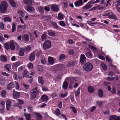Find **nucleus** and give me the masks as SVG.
I'll list each match as a JSON object with an SVG mask.
<instances>
[{
    "instance_id": "obj_44",
    "label": "nucleus",
    "mask_w": 120,
    "mask_h": 120,
    "mask_svg": "<svg viewBox=\"0 0 120 120\" xmlns=\"http://www.w3.org/2000/svg\"><path fill=\"white\" fill-rule=\"evenodd\" d=\"M86 56L90 58H91L92 57L91 53V52H87L85 54Z\"/></svg>"
},
{
    "instance_id": "obj_27",
    "label": "nucleus",
    "mask_w": 120,
    "mask_h": 120,
    "mask_svg": "<svg viewBox=\"0 0 120 120\" xmlns=\"http://www.w3.org/2000/svg\"><path fill=\"white\" fill-rule=\"evenodd\" d=\"M84 3H82L79 1H77L74 2L75 6L76 7H79L82 5Z\"/></svg>"
},
{
    "instance_id": "obj_64",
    "label": "nucleus",
    "mask_w": 120,
    "mask_h": 120,
    "mask_svg": "<svg viewBox=\"0 0 120 120\" xmlns=\"http://www.w3.org/2000/svg\"><path fill=\"white\" fill-rule=\"evenodd\" d=\"M36 53V56L37 57H39L41 54V52L39 51H37V52Z\"/></svg>"
},
{
    "instance_id": "obj_47",
    "label": "nucleus",
    "mask_w": 120,
    "mask_h": 120,
    "mask_svg": "<svg viewBox=\"0 0 120 120\" xmlns=\"http://www.w3.org/2000/svg\"><path fill=\"white\" fill-rule=\"evenodd\" d=\"M80 88L79 87L77 91H75V97L78 96L79 94L80 93Z\"/></svg>"
},
{
    "instance_id": "obj_23",
    "label": "nucleus",
    "mask_w": 120,
    "mask_h": 120,
    "mask_svg": "<svg viewBox=\"0 0 120 120\" xmlns=\"http://www.w3.org/2000/svg\"><path fill=\"white\" fill-rule=\"evenodd\" d=\"M24 50L23 48H21L19 51V55L20 56H24Z\"/></svg>"
},
{
    "instance_id": "obj_60",
    "label": "nucleus",
    "mask_w": 120,
    "mask_h": 120,
    "mask_svg": "<svg viewBox=\"0 0 120 120\" xmlns=\"http://www.w3.org/2000/svg\"><path fill=\"white\" fill-rule=\"evenodd\" d=\"M2 74L3 75L7 77H9L10 76L9 74L7 73L6 72H2Z\"/></svg>"
},
{
    "instance_id": "obj_35",
    "label": "nucleus",
    "mask_w": 120,
    "mask_h": 120,
    "mask_svg": "<svg viewBox=\"0 0 120 120\" xmlns=\"http://www.w3.org/2000/svg\"><path fill=\"white\" fill-rule=\"evenodd\" d=\"M51 24L55 29H57L58 28L59 26L57 25L56 23L55 22H51Z\"/></svg>"
},
{
    "instance_id": "obj_41",
    "label": "nucleus",
    "mask_w": 120,
    "mask_h": 120,
    "mask_svg": "<svg viewBox=\"0 0 120 120\" xmlns=\"http://www.w3.org/2000/svg\"><path fill=\"white\" fill-rule=\"evenodd\" d=\"M87 22L88 23V24L90 25L91 26H93L94 25H96L98 24V22H92L91 21H87Z\"/></svg>"
},
{
    "instance_id": "obj_40",
    "label": "nucleus",
    "mask_w": 120,
    "mask_h": 120,
    "mask_svg": "<svg viewBox=\"0 0 120 120\" xmlns=\"http://www.w3.org/2000/svg\"><path fill=\"white\" fill-rule=\"evenodd\" d=\"M4 67L8 71H11V70L10 69L11 68V66L10 64H6L5 65Z\"/></svg>"
},
{
    "instance_id": "obj_49",
    "label": "nucleus",
    "mask_w": 120,
    "mask_h": 120,
    "mask_svg": "<svg viewBox=\"0 0 120 120\" xmlns=\"http://www.w3.org/2000/svg\"><path fill=\"white\" fill-rule=\"evenodd\" d=\"M101 66L104 70H106L107 69V66L106 64L103 63L101 64Z\"/></svg>"
},
{
    "instance_id": "obj_48",
    "label": "nucleus",
    "mask_w": 120,
    "mask_h": 120,
    "mask_svg": "<svg viewBox=\"0 0 120 120\" xmlns=\"http://www.w3.org/2000/svg\"><path fill=\"white\" fill-rule=\"evenodd\" d=\"M109 18H112L114 19H117V17L115 14H112L109 16Z\"/></svg>"
},
{
    "instance_id": "obj_14",
    "label": "nucleus",
    "mask_w": 120,
    "mask_h": 120,
    "mask_svg": "<svg viewBox=\"0 0 120 120\" xmlns=\"http://www.w3.org/2000/svg\"><path fill=\"white\" fill-rule=\"evenodd\" d=\"M20 64V62L18 61L13 63L12 66V69L16 71L17 70V67Z\"/></svg>"
},
{
    "instance_id": "obj_21",
    "label": "nucleus",
    "mask_w": 120,
    "mask_h": 120,
    "mask_svg": "<svg viewBox=\"0 0 120 120\" xmlns=\"http://www.w3.org/2000/svg\"><path fill=\"white\" fill-rule=\"evenodd\" d=\"M35 115L37 117L36 120H42V117L39 113L35 112Z\"/></svg>"
},
{
    "instance_id": "obj_13",
    "label": "nucleus",
    "mask_w": 120,
    "mask_h": 120,
    "mask_svg": "<svg viewBox=\"0 0 120 120\" xmlns=\"http://www.w3.org/2000/svg\"><path fill=\"white\" fill-rule=\"evenodd\" d=\"M20 93L15 91L14 90H13V96L15 99H16L19 97L20 96Z\"/></svg>"
},
{
    "instance_id": "obj_55",
    "label": "nucleus",
    "mask_w": 120,
    "mask_h": 120,
    "mask_svg": "<svg viewBox=\"0 0 120 120\" xmlns=\"http://www.w3.org/2000/svg\"><path fill=\"white\" fill-rule=\"evenodd\" d=\"M24 50V52L29 51L31 50V47L29 46H28L25 48H23Z\"/></svg>"
},
{
    "instance_id": "obj_43",
    "label": "nucleus",
    "mask_w": 120,
    "mask_h": 120,
    "mask_svg": "<svg viewBox=\"0 0 120 120\" xmlns=\"http://www.w3.org/2000/svg\"><path fill=\"white\" fill-rule=\"evenodd\" d=\"M12 31L14 32L15 31L16 29V25L15 23H13L12 24Z\"/></svg>"
},
{
    "instance_id": "obj_1",
    "label": "nucleus",
    "mask_w": 120,
    "mask_h": 120,
    "mask_svg": "<svg viewBox=\"0 0 120 120\" xmlns=\"http://www.w3.org/2000/svg\"><path fill=\"white\" fill-rule=\"evenodd\" d=\"M8 4L6 1H3L0 5V9L1 12L2 13H5L7 11V8Z\"/></svg>"
},
{
    "instance_id": "obj_5",
    "label": "nucleus",
    "mask_w": 120,
    "mask_h": 120,
    "mask_svg": "<svg viewBox=\"0 0 120 120\" xmlns=\"http://www.w3.org/2000/svg\"><path fill=\"white\" fill-rule=\"evenodd\" d=\"M86 58L85 55L82 54L80 56V61L81 65H83L85 64L86 62Z\"/></svg>"
},
{
    "instance_id": "obj_2",
    "label": "nucleus",
    "mask_w": 120,
    "mask_h": 120,
    "mask_svg": "<svg viewBox=\"0 0 120 120\" xmlns=\"http://www.w3.org/2000/svg\"><path fill=\"white\" fill-rule=\"evenodd\" d=\"M93 68V65L90 62H87L83 66V68L87 71H91Z\"/></svg>"
},
{
    "instance_id": "obj_19",
    "label": "nucleus",
    "mask_w": 120,
    "mask_h": 120,
    "mask_svg": "<svg viewBox=\"0 0 120 120\" xmlns=\"http://www.w3.org/2000/svg\"><path fill=\"white\" fill-rule=\"evenodd\" d=\"M92 6V5L91 4H89L88 3L86 4L85 6L82 7V8L83 9L86 10L91 8Z\"/></svg>"
},
{
    "instance_id": "obj_53",
    "label": "nucleus",
    "mask_w": 120,
    "mask_h": 120,
    "mask_svg": "<svg viewBox=\"0 0 120 120\" xmlns=\"http://www.w3.org/2000/svg\"><path fill=\"white\" fill-rule=\"evenodd\" d=\"M55 113L56 115H59L61 113L60 111L58 108L56 109V110L55 111Z\"/></svg>"
},
{
    "instance_id": "obj_8",
    "label": "nucleus",
    "mask_w": 120,
    "mask_h": 120,
    "mask_svg": "<svg viewBox=\"0 0 120 120\" xmlns=\"http://www.w3.org/2000/svg\"><path fill=\"white\" fill-rule=\"evenodd\" d=\"M26 10L28 12L33 13L35 12L34 8L32 6L29 5L26 7Z\"/></svg>"
},
{
    "instance_id": "obj_20",
    "label": "nucleus",
    "mask_w": 120,
    "mask_h": 120,
    "mask_svg": "<svg viewBox=\"0 0 120 120\" xmlns=\"http://www.w3.org/2000/svg\"><path fill=\"white\" fill-rule=\"evenodd\" d=\"M38 10L39 12L41 14H43L44 13V8L42 6H39L38 7Z\"/></svg>"
},
{
    "instance_id": "obj_39",
    "label": "nucleus",
    "mask_w": 120,
    "mask_h": 120,
    "mask_svg": "<svg viewBox=\"0 0 120 120\" xmlns=\"http://www.w3.org/2000/svg\"><path fill=\"white\" fill-rule=\"evenodd\" d=\"M63 18V15L61 13H59L58 15L57 19L58 20H61Z\"/></svg>"
},
{
    "instance_id": "obj_18",
    "label": "nucleus",
    "mask_w": 120,
    "mask_h": 120,
    "mask_svg": "<svg viewBox=\"0 0 120 120\" xmlns=\"http://www.w3.org/2000/svg\"><path fill=\"white\" fill-rule=\"evenodd\" d=\"M8 2L10 5L13 8H15L16 6L15 2L13 0H8Z\"/></svg>"
},
{
    "instance_id": "obj_29",
    "label": "nucleus",
    "mask_w": 120,
    "mask_h": 120,
    "mask_svg": "<svg viewBox=\"0 0 120 120\" xmlns=\"http://www.w3.org/2000/svg\"><path fill=\"white\" fill-rule=\"evenodd\" d=\"M88 92L90 93H92L94 90V87L92 86H89L87 89Z\"/></svg>"
},
{
    "instance_id": "obj_36",
    "label": "nucleus",
    "mask_w": 120,
    "mask_h": 120,
    "mask_svg": "<svg viewBox=\"0 0 120 120\" xmlns=\"http://www.w3.org/2000/svg\"><path fill=\"white\" fill-rule=\"evenodd\" d=\"M68 86V84L67 82L66 81L64 82L63 85V88L64 89H66Z\"/></svg>"
},
{
    "instance_id": "obj_46",
    "label": "nucleus",
    "mask_w": 120,
    "mask_h": 120,
    "mask_svg": "<svg viewBox=\"0 0 120 120\" xmlns=\"http://www.w3.org/2000/svg\"><path fill=\"white\" fill-rule=\"evenodd\" d=\"M4 46L5 48L7 50H10L9 45L7 43H5L4 45Z\"/></svg>"
},
{
    "instance_id": "obj_30",
    "label": "nucleus",
    "mask_w": 120,
    "mask_h": 120,
    "mask_svg": "<svg viewBox=\"0 0 120 120\" xmlns=\"http://www.w3.org/2000/svg\"><path fill=\"white\" fill-rule=\"evenodd\" d=\"M22 38L26 41H28L29 39V37L28 34H24L22 35Z\"/></svg>"
},
{
    "instance_id": "obj_16",
    "label": "nucleus",
    "mask_w": 120,
    "mask_h": 120,
    "mask_svg": "<svg viewBox=\"0 0 120 120\" xmlns=\"http://www.w3.org/2000/svg\"><path fill=\"white\" fill-rule=\"evenodd\" d=\"M109 120H120V118L116 115H112L109 118Z\"/></svg>"
},
{
    "instance_id": "obj_59",
    "label": "nucleus",
    "mask_w": 120,
    "mask_h": 120,
    "mask_svg": "<svg viewBox=\"0 0 120 120\" xmlns=\"http://www.w3.org/2000/svg\"><path fill=\"white\" fill-rule=\"evenodd\" d=\"M44 9L45 11L48 12L50 10L49 7L47 6H45Z\"/></svg>"
},
{
    "instance_id": "obj_61",
    "label": "nucleus",
    "mask_w": 120,
    "mask_h": 120,
    "mask_svg": "<svg viewBox=\"0 0 120 120\" xmlns=\"http://www.w3.org/2000/svg\"><path fill=\"white\" fill-rule=\"evenodd\" d=\"M11 102L10 100H7L6 102V105L11 106Z\"/></svg>"
},
{
    "instance_id": "obj_12",
    "label": "nucleus",
    "mask_w": 120,
    "mask_h": 120,
    "mask_svg": "<svg viewBox=\"0 0 120 120\" xmlns=\"http://www.w3.org/2000/svg\"><path fill=\"white\" fill-rule=\"evenodd\" d=\"M15 86V85L13 82H11L9 83L7 86V89L9 90H11L12 89L14 88Z\"/></svg>"
},
{
    "instance_id": "obj_10",
    "label": "nucleus",
    "mask_w": 120,
    "mask_h": 120,
    "mask_svg": "<svg viewBox=\"0 0 120 120\" xmlns=\"http://www.w3.org/2000/svg\"><path fill=\"white\" fill-rule=\"evenodd\" d=\"M57 68L58 70L62 71L65 70V66L63 64H59L57 65Z\"/></svg>"
},
{
    "instance_id": "obj_25",
    "label": "nucleus",
    "mask_w": 120,
    "mask_h": 120,
    "mask_svg": "<svg viewBox=\"0 0 120 120\" xmlns=\"http://www.w3.org/2000/svg\"><path fill=\"white\" fill-rule=\"evenodd\" d=\"M46 32L50 36H55V34L53 32L52 30H48Z\"/></svg>"
},
{
    "instance_id": "obj_9",
    "label": "nucleus",
    "mask_w": 120,
    "mask_h": 120,
    "mask_svg": "<svg viewBox=\"0 0 120 120\" xmlns=\"http://www.w3.org/2000/svg\"><path fill=\"white\" fill-rule=\"evenodd\" d=\"M36 52H32L30 54L29 59L31 61H34L35 58Z\"/></svg>"
},
{
    "instance_id": "obj_50",
    "label": "nucleus",
    "mask_w": 120,
    "mask_h": 120,
    "mask_svg": "<svg viewBox=\"0 0 120 120\" xmlns=\"http://www.w3.org/2000/svg\"><path fill=\"white\" fill-rule=\"evenodd\" d=\"M5 82V79L4 78H1L0 80V82L1 85H4Z\"/></svg>"
},
{
    "instance_id": "obj_63",
    "label": "nucleus",
    "mask_w": 120,
    "mask_h": 120,
    "mask_svg": "<svg viewBox=\"0 0 120 120\" xmlns=\"http://www.w3.org/2000/svg\"><path fill=\"white\" fill-rule=\"evenodd\" d=\"M98 58L99 59L102 60H104L105 59L104 57L101 55H99Z\"/></svg>"
},
{
    "instance_id": "obj_58",
    "label": "nucleus",
    "mask_w": 120,
    "mask_h": 120,
    "mask_svg": "<svg viewBox=\"0 0 120 120\" xmlns=\"http://www.w3.org/2000/svg\"><path fill=\"white\" fill-rule=\"evenodd\" d=\"M59 24L61 26H65L66 24L63 21H61L60 22Z\"/></svg>"
},
{
    "instance_id": "obj_6",
    "label": "nucleus",
    "mask_w": 120,
    "mask_h": 120,
    "mask_svg": "<svg viewBox=\"0 0 120 120\" xmlns=\"http://www.w3.org/2000/svg\"><path fill=\"white\" fill-rule=\"evenodd\" d=\"M104 9V7L102 6L101 5H98L97 6H94L92 8L90 9L89 10V11H92L93 10H100L103 9Z\"/></svg>"
},
{
    "instance_id": "obj_54",
    "label": "nucleus",
    "mask_w": 120,
    "mask_h": 120,
    "mask_svg": "<svg viewBox=\"0 0 120 120\" xmlns=\"http://www.w3.org/2000/svg\"><path fill=\"white\" fill-rule=\"evenodd\" d=\"M68 93L66 92L64 94H61L60 95V96L62 98H63L65 97H66L68 95Z\"/></svg>"
},
{
    "instance_id": "obj_42",
    "label": "nucleus",
    "mask_w": 120,
    "mask_h": 120,
    "mask_svg": "<svg viewBox=\"0 0 120 120\" xmlns=\"http://www.w3.org/2000/svg\"><path fill=\"white\" fill-rule=\"evenodd\" d=\"M4 22H10L11 21V19L9 17H5L4 19Z\"/></svg>"
},
{
    "instance_id": "obj_31",
    "label": "nucleus",
    "mask_w": 120,
    "mask_h": 120,
    "mask_svg": "<svg viewBox=\"0 0 120 120\" xmlns=\"http://www.w3.org/2000/svg\"><path fill=\"white\" fill-rule=\"evenodd\" d=\"M25 75V76L28 78L29 77V74L28 73L27 70L26 69H25L23 70L22 73V75Z\"/></svg>"
},
{
    "instance_id": "obj_45",
    "label": "nucleus",
    "mask_w": 120,
    "mask_h": 120,
    "mask_svg": "<svg viewBox=\"0 0 120 120\" xmlns=\"http://www.w3.org/2000/svg\"><path fill=\"white\" fill-rule=\"evenodd\" d=\"M70 109H71V111L74 113L75 114L77 113V110L74 107L71 106L70 107Z\"/></svg>"
},
{
    "instance_id": "obj_7",
    "label": "nucleus",
    "mask_w": 120,
    "mask_h": 120,
    "mask_svg": "<svg viewBox=\"0 0 120 120\" xmlns=\"http://www.w3.org/2000/svg\"><path fill=\"white\" fill-rule=\"evenodd\" d=\"M50 5V9L52 11L55 12H57L59 11V8L57 5L56 4H52Z\"/></svg>"
},
{
    "instance_id": "obj_62",
    "label": "nucleus",
    "mask_w": 120,
    "mask_h": 120,
    "mask_svg": "<svg viewBox=\"0 0 120 120\" xmlns=\"http://www.w3.org/2000/svg\"><path fill=\"white\" fill-rule=\"evenodd\" d=\"M28 78H30V79L29 80L28 82H29L31 83H32V82L33 79L32 76H29V77Z\"/></svg>"
},
{
    "instance_id": "obj_11",
    "label": "nucleus",
    "mask_w": 120,
    "mask_h": 120,
    "mask_svg": "<svg viewBox=\"0 0 120 120\" xmlns=\"http://www.w3.org/2000/svg\"><path fill=\"white\" fill-rule=\"evenodd\" d=\"M48 99L49 97L48 96L45 94L42 95L41 98V101L46 103H47Z\"/></svg>"
},
{
    "instance_id": "obj_26",
    "label": "nucleus",
    "mask_w": 120,
    "mask_h": 120,
    "mask_svg": "<svg viewBox=\"0 0 120 120\" xmlns=\"http://www.w3.org/2000/svg\"><path fill=\"white\" fill-rule=\"evenodd\" d=\"M67 58L66 56L64 54H62L60 55L59 58V60L60 61H63Z\"/></svg>"
},
{
    "instance_id": "obj_37",
    "label": "nucleus",
    "mask_w": 120,
    "mask_h": 120,
    "mask_svg": "<svg viewBox=\"0 0 120 120\" xmlns=\"http://www.w3.org/2000/svg\"><path fill=\"white\" fill-rule=\"evenodd\" d=\"M10 47L11 50H13L15 49V47L14 44L13 42H10Z\"/></svg>"
},
{
    "instance_id": "obj_51",
    "label": "nucleus",
    "mask_w": 120,
    "mask_h": 120,
    "mask_svg": "<svg viewBox=\"0 0 120 120\" xmlns=\"http://www.w3.org/2000/svg\"><path fill=\"white\" fill-rule=\"evenodd\" d=\"M1 94L2 96L3 97H5L7 94L6 91L5 90H2L1 92Z\"/></svg>"
},
{
    "instance_id": "obj_32",
    "label": "nucleus",
    "mask_w": 120,
    "mask_h": 120,
    "mask_svg": "<svg viewBox=\"0 0 120 120\" xmlns=\"http://www.w3.org/2000/svg\"><path fill=\"white\" fill-rule=\"evenodd\" d=\"M98 96L100 97H102L103 95V90L101 89H100L98 90Z\"/></svg>"
},
{
    "instance_id": "obj_56",
    "label": "nucleus",
    "mask_w": 120,
    "mask_h": 120,
    "mask_svg": "<svg viewBox=\"0 0 120 120\" xmlns=\"http://www.w3.org/2000/svg\"><path fill=\"white\" fill-rule=\"evenodd\" d=\"M41 88L42 90L44 91H48L49 90L48 88L46 87L42 86Z\"/></svg>"
},
{
    "instance_id": "obj_22",
    "label": "nucleus",
    "mask_w": 120,
    "mask_h": 120,
    "mask_svg": "<svg viewBox=\"0 0 120 120\" xmlns=\"http://www.w3.org/2000/svg\"><path fill=\"white\" fill-rule=\"evenodd\" d=\"M0 59L3 62H6L7 60L6 56L4 55H1L0 56Z\"/></svg>"
},
{
    "instance_id": "obj_34",
    "label": "nucleus",
    "mask_w": 120,
    "mask_h": 120,
    "mask_svg": "<svg viewBox=\"0 0 120 120\" xmlns=\"http://www.w3.org/2000/svg\"><path fill=\"white\" fill-rule=\"evenodd\" d=\"M75 64V62L73 61L68 63L67 64V66L68 67H72L74 66Z\"/></svg>"
},
{
    "instance_id": "obj_33",
    "label": "nucleus",
    "mask_w": 120,
    "mask_h": 120,
    "mask_svg": "<svg viewBox=\"0 0 120 120\" xmlns=\"http://www.w3.org/2000/svg\"><path fill=\"white\" fill-rule=\"evenodd\" d=\"M23 1L26 4L31 5L32 4L31 0H23Z\"/></svg>"
},
{
    "instance_id": "obj_38",
    "label": "nucleus",
    "mask_w": 120,
    "mask_h": 120,
    "mask_svg": "<svg viewBox=\"0 0 120 120\" xmlns=\"http://www.w3.org/2000/svg\"><path fill=\"white\" fill-rule=\"evenodd\" d=\"M88 46L89 48L94 52H96L97 51V49L94 47V46L89 45Z\"/></svg>"
},
{
    "instance_id": "obj_24",
    "label": "nucleus",
    "mask_w": 120,
    "mask_h": 120,
    "mask_svg": "<svg viewBox=\"0 0 120 120\" xmlns=\"http://www.w3.org/2000/svg\"><path fill=\"white\" fill-rule=\"evenodd\" d=\"M38 81L39 83L42 86L44 83V81L42 77L39 76L38 77Z\"/></svg>"
},
{
    "instance_id": "obj_52",
    "label": "nucleus",
    "mask_w": 120,
    "mask_h": 120,
    "mask_svg": "<svg viewBox=\"0 0 120 120\" xmlns=\"http://www.w3.org/2000/svg\"><path fill=\"white\" fill-rule=\"evenodd\" d=\"M42 38V39L43 41L45 40L47 38V36L46 34H43L41 36Z\"/></svg>"
},
{
    "instance_id": "obj_4",
    "label": "nucleus",
    "mask_w": 120,
    "mask_h": 120,
    "mask_svg": "<svg viewBox=\"0 0 120 120\" xmlns=\"http://www.w3.org/2000/svg\"><path fill=\"white\" fill-rule=\"evenodd\" d=\"M36 89L34 90H31V91L30 99H33L36 97L38 93V91L37 90V88H35Z\"/></svg>"
},
{
    "instance_id": "obj_28",
    "label": "nucleus",
    "mask_w": 120,
    "mask_h": 120,
    "mask_svg": "<svg viewBox=\"0 0 120 120\" xmlns=\"http://www.w3.org/2000/svg\"><path fill=\"white\" fill-rule=\"evenodd\" d=\"M48 61L49 63L51 64H53L54 62V61L53 57L49 56L48 58Z\"/></svg>"
},
{
    "instance_id": "obj_15",
    "label": "nucleus",
    "mask_w": 120,
    "mask_h": 120,
    "mask_svg": "<svg viewBox=\"0 0 120 120\" xmlns=\"http://www.w3.org/2000/svg\"><path fill=\"white\" fill-rule=\"evenodd\" d=\"M43 19H44L45 21L47 22L51 21V18L50 15L43 16L42 17Z\"/></svg>"
},
{
    "instance_id": "obj_3",
    "label": "nucleus",
    "mask_w": 120,
    "mask_h": 120,
    "mask_svg": "<svg viewBox=\"0 0 120 120\" xmlns=\"http://www.w3.org/2000/svg\"><path fill=\"white\" fill-rule=\"evenodd\" d=\"M51 47V43L49 40H46L43 44V47L45 50L50 49Z\"/></svg>"
},
{
    "instance_id": "obj_57",
    "label": "nucleus",
    "mask_w": 120,
    "mask_h": 120,
    "mask_svg": "<svg viewBox=\"0 0 120 120\" xmlns=\"http://www.w3.org/2000/svg\"><path fill=\"white\" fill-rule=\"evenodd\" d=\"M27 67L29 69H32L33 68V66L32 63H29L27 65Z\"/></svg>"
},
{
    "instance_id": "obj_17",
    "label": "nucleus",
    "mask_w": 120,
    "mask_h": 120,
    "mask_svg": "<svg viewBox=\"0 0 120 120\" xmlns=\"http://www.w3.org/2000/svg\"><path fill=\"white\" fill-rule=\"evenodd\" d=\"M24 116L26 119V120H30L31 119V115L30 114H27L25 112L24 113Z\"/></svg>"
}]
</instances>
